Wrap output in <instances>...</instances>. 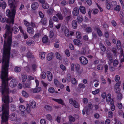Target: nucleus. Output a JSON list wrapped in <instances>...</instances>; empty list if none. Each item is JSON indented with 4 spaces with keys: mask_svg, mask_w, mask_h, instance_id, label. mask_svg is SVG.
Instances as JSON below:
<instances>
[{
    "mask_svg": "<svg viewBox=\"0 0 124 124\" xmlns=\"http://www.w3.org/2000/svg\"><path fill=\"white\" fill-rule=\"evenodd\" d=\"M10 54L3 53L2 70L0 78L2 80V86H0V92L2 94L8 95L9 93L8 81L12 79L11 77L8 78V69Z\"/></svg>",
    "mask_w": 124,
    "mask_h": 124,
    "instance_id": "nucleus-1",
    "label": "nucleus"
},
{
    "mask_svg": "<svg viewBox=\"0 0 124 124\" xmlns=\"http://www.w3.org/2000/svg\"><path fill=\"white\" fill-rule=\"evenodd\" d=\"M11 26L10 25H6L5 29V33L3 35L4 39L3 44V53L10 54L11 46L12 41V32L16 34L19 31V29L16 27L14 26L11 28Z\"/></svg>",
    "mask_w": 124,
    "mask_h": 124,
    "instance_id": "nucleus-2",
    "label": "nucleus"
},
{
    "mask_svg": "<svg viewBox=\"0 0 124 124\" xmlns=\"http://www.w3.org/2000/svg\"><path fill=\"white\" fill-rule=\"evenodd\" d=\"M2 100L4 102V104L2 108H0V113L2 111L1 116L2 122L1 124H8V120L9 115V103L12 102L13 99L8 95L5 94H2Z\"/></svg>",
    "mask_w": 124,
    "mask_h": 124,
    "instance_id": "nucleus-3",
    "label": "nucleus"
},
{
    "mask_svg": "<svg viewBox=\"0 0 124 124\" xmlns=\"http://www.w3.org/2000/svg\"><path fill=\"white\" fill-rule=\"evenodd\" d=\"M8 0V3L10 7L11 8V11L8 9L6 11V14L8 17V18L6 17L2 18V21L1 22L4 23L6 22L10 25L11 24L13 25L14 24V18L16 13V8L17 5L15 2L16 0ZM17 1L18 0H16Z\"/></svg>",
    "mask_w": 124,
    "mask_h": 124,
    "instance_id": "nucleus-4",
    "label": "nucleus"
},
{
    "mask_svg": "<svg viewBox=\"0 0 124 124\" xmlns=\"http://www.w3.org/2000/svg\"><path fill=\"white\" fill-rule=\"evenodd\" d=\"M106 53L107 54V57L109 60L108 64L110 65L114 61V60L113 59V56L109 51H107Z\"/></svg>",
    "mask_w": 124,
    "mask_h": 124,
    "instance_id": "nucleus-5",
    "label": "nucleus"
},
{
    "mask_svg": "<svg viewBox=\"0 0 124 124\" xmlns=\"http://www.w3.org/2000/svg\"><path fill=\"white\" fill-rule=\"evenodd\" d=\"M79 60L81 63L84 65H86L88 62L87 59L85 57L81 56L79 58Z\"/></svg>",
    "mask_w": 124,
    "mask_h": 124,
    "instance_id": "nucleus-6",
    "label": "nucleus"
},
{
    "mask_svg": "<svg viewBox=\"0 0 124 124\" xmlns=\"http://www.w3.org/2000/svg\"><path fill=\"white\" fill-rule=\"evenodd\" d=\"M93 108L92 105L90 102L88 103L87 106H86L85 107V110L86 114L87 115H89V114L90 109L91 110Z\"/></svg>",
    "mask_w": 124,
    "mask_h": 124,
    "instance_id": "nucleus-7",
    "label": "nucleus"
},
{
    "mask_svg": "<svg viewBox=\"0 0 124 124\" xmlns=\"http://www.w3.org/2000/svg\"><path fill=\"white\" fill-rule=\"evenodd\" d=\"M9 119L11 120L14 121L17 119V116L15 113H13L10 115L9 116Z\"/></svg>",
    "mask_w": 124,
    "mask_h": 124,
    "instance_id": "nucleus-8",
    "label": "nucleus"
},
{
    "mask_svg": "<svg viewBox=\"0 0 124 124\" xmlns=\"http://www.w3.org/2000/svg\"><path fill=\"white\" fill-rule=\"evenodd\" d=\"M17 83L16 80L15 79H12L9 83L10 86L12 87H15L17 85Z\"/></svg>",
    "mask_w": 124,
    "mask_h": 124,
    "instance_id": "nucleus-9",
    "label": "nucleus"
},
{
    "mask_svg": "<svg viewBox=\"0 0 124 124\" xmlns=\"http://www.w3.org/2000/svg\"><path fill=\"white\" fill-rule=\"evenodd\" d=\"M79 13V9L77 7L74 8L72 11V14L73 16H77L78 15Z\"/></svg>",
    "mask_w": 124,
    "mask_h": 124,
    "instance_id": "nucleus-10",
    "label": "nucleus"
},
{
    "mask_svg": "<svg viewBox=\"0 0 124 124\" xmlns=\"http://www.w3.org/2000/svg\"><path fill=\"white\" fill-rule=\"evenodd\" d=\"M39 4L36 2H34L32 3L31 5V8L33 10H35L38 8Z\"/></svg>",
    "mask_w": 124,
    "mask_h": 124,
    "instance_id": "nucleus-11",
    "label": "nucleus"
},
{
    "mask_svg": "<svg viewBox=\"0 0 124 124\" xmlns=\"http://www.w3.org/2000/svg\"><path fill=\"white\" fill-rule=\"evenodd\" d=\"M77 20L78 23H81L83 21V16L80 15H79L77 17Z\"/></svg>",
    "mask_w": 124,
    "mask_h": 124,
    "instance_id": "nucleus-12",
    "label": "nucleus"
},
{
    "mask_svg": "<svg viewBox=\"0 0 124 124\" xmlns=\"http://www.w3.org/2000/svg\"><path fill=\"white\" fill-rule=\"evenodd\" d=\"M73 42L74 44L78 46H80L82 45V43L80 40L75 39L74 40Z\"/></svg>",
    "mask_w": 124,
    "mask_h": 124,
    "instance_id": "nucleus-13",
    "label": "nucleus"
},
{
    "mask_svg": "<svg viewBox=\"0 0 124 124\" xmlns=\"http://www.w3.org/2000/svg\"><path fill=\"white\" fill-rule=\"evenodd\" d=\"M47 75L48 80L51 81L52 79V75L51 73L49 71H47Z\"/></svg>",
    "mask_w": 124,
    "mask_h": 124,
    "instance_id": "nucleus-14",
    "label": "nucleus"
},
{
    "mask_svg": "<svg viewBox=\"0 0 124 124\" xmlns=\"http://www.w3.org/2000/svg\"><path fill=\"white\" fill-rule=\"evenodd\" d=\"M53 100L58 103L61 104L62 105H64L63 101L61 99H53Z\"/></svg>",
    "mask_w": 124,
    "mask_h": 124,
    "instance_id": "nucleus-15",
    "label": "nucleus"
},
{
    "mask_svg": "<svg viewBox=\"0 0 124 124\" xmlns=\"http://www.w3.org/2000/svg\"><path fill=\"white\" fill-rule=\"evenodd\" d=\"M31 82L30 81H28L26 82V83L23 84V86L25 88H30V86Z\"/></svg>",
    "mask_w": 124,
    "mask_h": 124,
    "instance_id": "nucleus-16",
    "label": "nucleus"
},
{
    "mask_svg": "<svg viewBox=\"0 0 124 124\" xmlns=\"http://www.w3.org/2000/svg\"><path fill=\"white\" fill-rule=\"evenodd\" d=\"M72 26L74 29H76L77 27V21L75 20H73L72 22Z\"/></svg>",
    "mask_w": 124,
    "mask_h": 124,
    "instance_id": "nucleus-17",
    "label": "nucleus"
},
{
    "mask_svg": "<svg viewBox=\"0 0 124 124\" xmlns=\"http://www.w3.org/2000/svg\"><path fill=\"white\" fill-rule=\"evenodd\" d=\"M80 12L83 14H85L86 13L85 8L83 6H80L79 8Z\"/></svg>",
    "mask_w": 124,
    "mask_h": 124,
    "instance_id": "nucleus-18",
    "label": "nucleus"
},
{
    "mask_svg": "<svg viewBox=\"0 0 124 124\" xmlns=\"http://www.w3.org/2000/svg\"><path fill=\"white\" fill-rule=\"evenodd\" d=\"M29 104L31 108H34L35 107L36 103L34 101H30Z\"/></svg>",
    "mask_w": 124,
    "mask_h": 124,
    "instance_id": "nucleus-19",
    "label": "nucleus"
},
{
    "mask_svg": "<svg viewBox=\"0 0 124 124\" xmlns=\"http://www.w3.org/2000/svg\"><path fill=\"white\" fill-rule=\"evenodd\" d=\"M53 54L52 53H49L48 54L47 57L48 61H50L51 60L53 57Z\"/></svg>",
    "mask_w": 124,
    "mask_h": 124,
    "instance_id": "nucleus-20",
    "label": "nucleus"
},
{
    "mask_svg": "<svg viewBox=\"0 0 124 124\" xmlns=\"http://www.w3.org/2000/svg\"><path fill=\"white\" fill-rule=\"evenodd\" d=\"M75 69L77 71V72L78 73V74H81V72H80L78 71L80 69V65L78 64H76L75 65Z\"/></svg>",
    "mask_w": 124,
    "mask_h": 124,
    "instance_id": "nucleus-21",
    "label": "nucleus"
},
{
    "mask_svg": "<svg viewBox=\"0 0 124 124\" xmlns=\"http://www.w3.org/2000/svg\"><path fill=\"white\" fill-rule=\"evenodd\" d=\"M27 31L30 34H32L33 33L34 30L32 28L29 27L27 28Z\"/></svg>",
    "mask_w": 124,
    "mask_h": 124,
    "instance_id": "nucleus-22",
    "label": "nucleus"
},
{
    "mask_svg": "<svg viewBox=\"0 0 124 124\" xmlns=\"http://www.w3.org/2000/svg\"><path fill=\"white\" fill-rule=\"evenodd\" d=\"M6 6V3L4 1H3L2 3L0 2V7H2L3 9H5Z\"/></svg>",
    "mask_w": 124,
    "mask_h": 124,
    "instance_id": "nucleus-23",
    "label": "nucleus"
},
{
    "mask_svg": "<svg viewBox=\"0 0 124 124\" xmlns=\"http://www.w3.org/2000/svg\"><path fill=\"white\" fill-rule=\"evenodd\" d=\"M60 20H62L63 19L62 15L61 13H58L56 14Z\"/></svg>",
    "mask_w": 124,
    "mask_h": 124,
    "instance_id": "nucleus-24",
    "label": "nucleus"
},
{
    "mask_svg": "<svg viewBox=\"0 0 124 124\" xmlns=\"http://www.w3.org/2000/svg\"><path fill=\"white\" fill-rule=\"evenodd\" d=\"M47 22V20L46 18H43L40 21L42 24L43 25H45Z\"/></svg>",
    "mask_w": 124,
    "mask_h": 124,
    "instance_id": "nucleus-25",
    "label": "nucleus"
},
{
    "mask_svg": "<svg viewBox=\"0 0 124 124\" xmlns=\"http://www.w3.org/2000/svg\"><path fill=\"white\" fill-rule=\"evenodd\" d=\"M54 11L53 9L51 8H50L47 10V12L48 14L51 15L52 14Z\"/></svg>",
    "mask_w": 124,
    "mask_h": 124,
    "instance_id": "nucleus-26",
    "label": "nucleus"
},
{
    "mask_svg": "<svg viewBox=\"0 0 124 124\" xmlns=\"http://www.w3.org/2000/svg\"><path fill=\"white\" fill-rule=\"evenodd\" d=\"M42 7L44 9L48 8L49 7V5L46 2L42 5Z\"/></svg>",
    "mask_w": 124,
    "mask_h": 124,
    "instance_id": "nucleus-27",
    "label": "nucleus"
},
{
    "mask_svg": "<svg viewBox=\"0 0 124 124\" xmlns=\"http://www.w3.org/2000/svg\"><path fill=\"white\" fill-rule=\"evenodd\" d=\"M72 104L73 106L76 108H78L79 107V105L78 103L75 100H74V103Z\"/></svg>",
    "mask_w": 124,
    "mask_h": 124,
    "instance_id": "nucleus-28",
    "label": "nucleus"
},
{
    "mask_svg": "<svg viewBox=\"0 0 124 124\" xmlns=\"http://www.w3.org/2000/svg\"><path fill=\"white\" fill-rule=\"evenodd\" d=\"M111 94L110 93L108 94L106 97V101L108 102H109L111 100Z\"/></svg>",
    "mask_w": 124,
    "mask_h": 124,
    "instance_id": "nucleus-29",
    "label": "nucleus"
},
{
    "mask_svg": "<svg viewBox=\"0 0 124 124\" xmlns=\"http://www.w3.org/2000/svg\"><path fill=\"white\" fill-rule=\"evenodd\" d=\"M45 52H40L39 53V56L41 59H43L45 57Z\"/></svg>",
    "mask_w": 124,
    "mask_h": 124,
    "instance_id": "nucleus-30",
    "label": "nucleus"
},
{
    "mask_svg": "<svg viewBox=\"0 0 124 124\" xmlns=\"http://www.w3.org/2000/svg\"><path fill=\"white\" fill-rule=\"evenodd\" d=\"M48 91L50 93H53L54 92H55L56 93H58L57 91L55 92L54 88L52 87L50 88L49 89Z\"/></svg>",
    "mask_w": 124,
    "mask_h": 124,
    "instance_id": "nucleus-31",
    "label": "nucleus"
},
{
    "mask_svg": "<svg viewBox=\"0 0 124 124\" xmlns=\"http://www.w3.org/2000/svg\"><path fill=\"white\" fill-rule=\"evenodd\" d=\"M100 46L101 50L103 51H105L106 50V48L102 43H100Z\"/></svg>",
    "mask_w": 124,
    "mask_h": 124,
    "instance_id": "nucleus-32",
    "label": "nucleus"
},
{
    "mask_svg": "<svg viewBox=\"0 0 124 124\" xmlns=\"http://www.w3.org/2000/svg\"><path fill=\"white\" fill-rule=\"evenodd\" d=\"M41 90V88L40 87H38L34 89L33 90V93L39 92H40Z\"/></svg>",
    "mask_w": 124,
    "mask_h": 124,
    "instance_id": "nucleus-33",
    "label": "nucleus"
},
{
    "mask_svg": "<svg viewBox=\"0 0 124 124\" xmlns=\"http://www.w3.org/2000/svg\"><path fill=\"white\" fill-rule=\"evenodd\" d=\"M48 41V38L47 37H44L42 38V41L43 43H45L47 42Z\"/></svg>",
    "mask_w": 124,
    "mask_h": 124,
    "instance_id": "nucleus-34",
    "label": "nucleus"
},
{
    "mask_svg": "<svg viewBox=\"0 0 124 124\" xmlns=\"http://www.w3.org/2000/svg\"><path fill=\"white\" fill-rule=\"evenodd\" d=\"M121 82L120 81H118L115 85V89H116L117 90H118L119 86H120Z\"/></svg>",
    "mask_w": 124,
    "mask_h": 124,
    "instance_id": "nucleus-35",
    "label": "nucleus"
},
{
    "mask_svg": "<svg viewBox=\"0 0 124 124\" xmlns=\"http://www.w3.org/2000/svg\"><path fill=\"white\" fill-rule=\"evenodd\" d=\"M117 48L118 49H120L121 48V43L120 41L118 40L116 44Z\"/></svg>",
    "mask_w": 124,
    "mask_h": 124,
    "instance_id": "nucleus-36",
    "label": "nucleus"
},
{
    "mask_svg": "<svg viewBox=\"0 0 124 124\" xmlns=\"http://www.w3.org/2000/svg\"><path fill=\"white\" fill-rule=\"evenodd\" d=\"M27 78V76L24 74H23L22 75V82H23L25 81Z\"/></svg>",
    "mask_w": 124,
    "mask_h": 124,
    "instance_id": "nucleus-37",
    "label": "nucleus"
},
{
    "mask_svg": "<svg viewBox=\"0 0 124 124\" xmlns=\"http://www.w3.org/2000/svg\"><path fill=\"white\" fill-rule=\"evenodd\" d=\"M19 109L22 112H23L25 110L24 106L22 105H21L19 106Z\"/></svg>",
    "mask_w": 124,
    "mask_h": 124,
    "instance_id": "nucleus-38",
    "label": "nucleus"
},
{
    "mask_svg": "<svg viewBox=\"0 0 124 124\" xmlns=\"http://www.w3.org/2000/svg\"><path fill=\"white\" fill-rule=\"evenodd\" d=\"M26 56L28 58H33L34 57V56L29 52L27 53Z\"/></svg>",
    "mask_w": 124,
    "mask_h": 124,
    "instance_id": "nucleus-39",
    "label": "nucleus"
},
{
    "mask_svg": "<svg viewBox=\"0 0 124 124\" xmlns=\"http://www.w3.org/2000/svg\"><path fill=\"white\" fill-rule=\"evenodd\" d=\"M63 32H64L65 36L68 37L70 36L69 31L68 29H67Z\"/></svg>",
    "mask_w": 124,
    "mask_h": 124,
    "instance_id": "nucleus-40",
    "label": "nucleus"
},
{
    "mask_svg": "<svg viewBox=\"0 0 124 124\" xmlns=\"http://www.w3.org/2000/svg\"><path fill=\"white\" fill-rule=\"evenodd\" d=\"M41 35L39 33H38L36 34L34 36L32 37L33 39H35L37 38H38Z\"/></svg>",
    "mask_w": 124,
    "mask_h": 124,
    "instance_id": "nucleus-41",
    "label": "nucleus"
},
{
    "mask_svg": "<svg viewBox=\"0 0 124 124\" xmlns=\"http://www.w3.org/2000/svg\"><path fill=\"white\" fill-rule=\"evenodd\" d=\"M71 82L73 84H76L77 83V82L76 79L74 78H73L71 79Z\"/></svg>",
    "mask_w": 124,
    "mask_h": 124,
    "instance_id": "nucleus-42",
    "label": "nucleus"
},
{
    "mask_svg": "<svg viewBox=\"0 0 124 124\" xmlns=\"http://www.w3.org/2000/svg\"><path fill=\"white\" fill-rule=\"evenodd\" d=\"M34 42L32 40H28L26 42V43L27 45L30 46L31 45V44H32Z\"/></svg>",
    "mask_w": 124,
    "mask_h": 124,
    "instance_id": "nucleus-43",
    "label": "nucleus"
},
{
    "mask_svg": "<svg viewBox=\"0 0 124 124\" xmlns=\"http://www.w3.org/2000/svg\"><path fill=\"white\" fill-rule=\"evenodd\" d=\"M69 118L70 121L74 122L75 121V118L73 117L72 116H69Z\"/></svg>",
    "mask_w": 124,
    "mask_h": 124,
    "instance_id": "nucleus-44",
    "label": "nucleus"
},
{
    "mask_svg": "<svg viewBox=\"0 0 124 124\" xmlns=\"http://www.w3.org/2000/svg\"><path fill=\"white\" fill-rule=\"evenodd\" d=\"M76 36L77 38L80 39L81 37V33L79 32H76Z\"/></svg>",
    "mask_w": 124,
    "mask_h": 124,
    "instance_id": "nucleus-45",
    "label": "nucleus"
},
{
    "mask_svg": "<svg viewBox=\"0 0 124 124\" xmlns=\"http://www.w3.org/2000/svg\"><path fill=\"white\" fill-rule=\"evenodd\" d=\"M61 4L62 6H64L68 4V2L66 0H63L61 2Z\"/></svg>",
    "mask_w": 124,
    "mask_h": 124,
    "instance_id": "nucleus-46",
    "label": "nucleus"
},
{
    "mask_svg": "<svg viewBox=\"0 0 124 124\" xmlns=\"http://www.w3.org/2000/svg\"><path fill=\"white\" fill-rule=\"evenodd\" d=\"M22 94L23 96L25 98L28 97V95L25 91H23L22 92Z\"/></svg>",
    "mask_w": 124,
    "mask_h": 124,
    "instance_id": "nucleus-47",
    "label": "nucleus"
},
{
    "mask_svg": "<svg viewBox=\"0 0 124 124\" xmlns=\"http://www.w3.org/2000/svg\"><path fill=\"white\" fill-rule=\"evenodd\" d=\"M26 110L27 112L29 113H30L31 111L30 108L31 107L28 104H27L26 105Z\"/></svg>",
    "mask_w": 124,
    "mask_h": 124,
    "instance_id": "nucleus-48",
    "label": "nucleus"
},
{
    "mask_svg": "<svg viewBox=\"0 0 124 124\" xmlns=\"http://www.w3.org/2000/svg\"><path fill=\"white\" fill-rule=\"evenodd\" d=\"M56 56L57 58L60 60L61 59V57L58 52H56L55 53Z\"/></svg>",
    "mask_w": 124,
    "mask_h": 124,
    "instance_id": "nucleus-49",
    "label": "nucleus"
},
{
    "mask_svg": "<svg viewBox=\"0 0 124 124\" xmlns=\"http://www.w3.org/2000/svg\"><path fill=\"white\" fill-rule=\"evenodd\" d=\"M86 31L88 33L91 32L92 30L91 28L89 27H87L86 28Z\"/></svg>",
    "mask_w": 124,
    "mask_h": 124,
    "instance_id": "nucleus-50",
    "label": "nucleus"
},
{
    "mask_svg": "<svg viewBox=\"0 0 124 124\" xmlns=\"http://www.w3.org/2000/svg\"><path fill=\"white\" fill-rule=\"evenodd\" d=\"M45 108L48 111H51L52 110V108L50 106L48 105H46L45 106Z\"/></svg>",
    "mask_w": 124,
    "mask_h": 124,
    "instance_id": "nucleus-51",
    "label": "nucleus"
},
{
    "mask_svg": "<svg viewBox=\"0 0 124 124\" xmlns=\"http://www.w3.org/2000/svg\"><path fill=\"white\" fill-rule=\"evenodd\" d=\"M15 71L16 72H19L21 70V68L18 67H16L14 69Z\"/></svg>",
    "mask_w": 124,
    "mask_h": 124,
    "instance_id": "nucleus-52",
    "label": "nucleus"
},
{
    "mask_svg": "<svg viewBox=\"0 0 124 124\" xmlns=\"http://www.w3.org/2000/svg\"><path fill=\"white\" fill-rule=\"evenodd\" d=\"M46 117L47 120L49 121H50L52 119V117L51 115L50 114L47 115L46 116Z\"/></svg>",
    "mask_w": 124,
    "mask_h": 124,
    "instance_id": "nucleus-53",
    "label": "nucleus"
},
{
    "mask_svg": "<svg viewBox=\"0 0 124 124\" xmlns=\"http://www.w3.org/2000/svg\"><path fill=\"white\" fill-rule=\"evenodd\" d=\"M113 114L111 111H109L108 113V116L112 118L113 116Z\"/></svg>",
    "mask_w": 124,
    "mask_h": 124,
    "instance_id": "nucleus-54",
    "label": "nucleus"
},
{
    "mask_svg": "<svg viewBox=\"0 0 124 124\" xmlns=\"http://www.w3.org/2000/svg\"><path fill=\"white\" fill-rule=\"evenodd\" d=\"M113 65L114 66L116 67L118 64V62L116 60H115L113 61Z\"/></svg>",
    "mask_w": 124,
    "mask_h": 124,
    "instance_id": "nucleus-55",
    "label": "nucleus"
},
{
    "mask_svg": "<svg viewBox=\"0 0 124 124\" xmlns=\"http://www.w3.org/2000/svg\"><path fill=\"white\" fill-rule=\"evenodd\" d=\"M78 86L79 88H85V85L82 84V83H80L78 85Z\"/></svg>",
    "mask_w": 124,
    "mask_h": 124,
    "instance_id": "nucleus-56",
    "label": "nucleus"
},
{
    "mask_svg": "<svg viewBox=\"0 0 124 124\" xmlns=\"http://www.w3.org/2000/svg\"><path fill=\"white\" fill-rule=\"evenodd\" d=\"M97 31L98 33L100 36H101L102 35V33L100 30L98 28L97 29Z\"/></svg>",
    "mask_w": 124,
    "mask_h": 124,
    "instance_id": "nucleus-57",
    "label": "nucleus"
},
{
    "mask_svg": "<svg viewBox=\"0 0 124 124\" xmlns=\"http://www.w3.org/2000/svg\"><path fill=\"white\" fill-rule=\"evenodd\" d=\"M63 10L64 15H66L68 13V10L67 8H64Z\"/></svg>",
    "mask_w": 124,
    "mask_h": 124,
    "instance_id": "nucleus-58",
    "label": "nucleus"
},
{
    "mask_svg": "<svg viewBox=\"0 0 124 124\" xmlns=\"http://www.w3.org/2000/svg\"><path fill=\"white\" fill-rule=\"evenodd\" d=\"M53 21L55 22H58L59 21V20L58 18L55 16H54L53 17Z\"/></svg>",
    "mask_w": 124,
    "mask_h": 124,
    "instance_id": "nucleus-59",
    "label": "nucleus"
},
{
    "mask_svg": "<svg viewBox=\"0 0 124 124\" xmlns=\"http://www.w3.org/2000/svg\"><path fill=\"white\" fill-rule=\"evenodd\" d=\"M54 84L56 86H58V85L59 82L56 79H54Z\"/></svg>",
    "mask_w": 124,
    "mask_h": 124,
    "instance_id": "nucleus-60",
    "label": "nucleus"
},
{
    "mask_svg": "<svg viewBox=\"0 0 124 124\" xmlns=\"http://www.w3.org/2000/svg\"><path fill=\"white\" fill-rule=\"evenodd\" d=\"M114 9L118 11H119L120 9V6L119 5H117L114 8Z\"/></svg>",
    "mask_w": 124,
    "mask_h": 124,
    "instance_id": "nucleus-61",
    "label": "nucleus"
},
{
    "mask_svg": "<svg viewBox=\"0 0 124 124\" xmlns=\"http://www.w3.org/2000/svg\"><path fill=\"white\" fill-rule=\"evenodd\" d=\"M65 53L68 56H69L70 55V53L69 50L68 49H66L65 51Z\"/></svg>",
    "mask_w": 124,
    "mask_h": 124,
    "instance_id": "nucleus-62",
    "label": "nucleus"
},
{
    "mask_svg": "<svg viewBox=\"0 0 124 124\" xmlns=\"http://www.w3.org/2000/svg\"><path fill=\"white\" fill-rule=\"evenodd\" d=\"M97 68L98 70H102L103 69V66L99 64L97 66Z\"/></svg>",
    "mask_w": 124,
    "mask_h": 124,
    "instance_id": "nucleus-63",
    "label": "nucleus"
},
{
    "mask_svg": "<svg viewBox=\"0 0 124 124\" xmlns=\"http://www.w3.org/2000/svg\"><path fill=\"white\" fill-rule=\"evenodd\" d=\"M105 4L106 5V7L108 9H109L110 8L111 6L109 3L107 2Z\"/></svg>",
    "mask_w": 124,
    "mask_h": 124,
    "instance_id": "nucleus-64",
    "label": "nucleus"
}]
</instances>
